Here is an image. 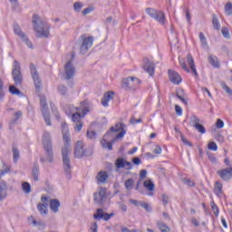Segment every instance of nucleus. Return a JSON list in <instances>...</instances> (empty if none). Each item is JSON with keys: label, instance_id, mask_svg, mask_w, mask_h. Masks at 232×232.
Masks as SVG:
<instances>
[{"label": "nucleus", "instance_id": "473e14b6", "mask_svg": "<svg viewBox=\"0 0 232 232\" xmlns=\"http://www.w3.org/2000/svg\"><path fill=\"white\" fill-rule=\"evenodd\" d=\"M144 188L148 189V191H154L155 190V184L151 180H146L143 183Z\"/></svg>", "mask_w": 232, "mask_h": 232}, {"label": "nucleus", "instance_id": "4be33fe9", "mask_svg": "<svg viewBox=\"0 0 232 232\" xmlns=\"http://www.w3.org/2000/svg\"><path fill=\"white\" fill-rule=\"evenodd\" d=\"M59 208H61V202L57 198H53L50 200V209L53 213H58Z\"/></svg>", "mask_w": 232, "mask_h": 232}, {"label": "nucleus", "instance_id": "f3484780", "mask_svg": "<svg viewBox=\"0 0 232 232\" xmlns=\"http://www.w3.org/2000/svg\"><path fill=\"white\" fill-rule=\"evenodd\" d=\"M144 65H143V70L149 73L150 77H153L155 75V63L150 62L148 58L144 59Z\"/></svg>", "mask_w": 232, "mask_h": 232}, {"label": "nucleus", "instance_id": "0e129e2a", "mask_svg": "<svg viewBox=\"0 0 232 232\" xmlns=\"http://www.w3.org/2000/svg\"><path fill=\"white\" fill-rule=\"evenodd\" d=\"M130 203L132 204L133 206L139 207L142 204V201H139L136 199H130Z\"/></svg>", "mask_w": 232, "mask_h": 232}, {"label": "nucleus", "instance_id": "aec40b11", "mask_svg": "<svg viewBox=\"0 0 232 232\" xmlns=\"http://www.w3.org/2000/svg\"><path fill=\"white\" fill-rule=\"evenodd\" d=\"M8 185H6V181L1 180L0 181V202H3L5 198H6L8 193Z\"/></svg>", "mask_w": 232, "mask_h": 232}, {"label": "nucleus", "instance_id": "de8ad7c7", "mask_svg": "<svg viewBox=\"0 0 232 232\" xmlns=\"http://www.w3.org/2000/svg\"><path fill=\"white\" fill-rule=\"evenodd\" d=\"M161 202H162L163 206H168V204H169V197H168V195H166V194H162L161 195Z\"/></svg>", "mask_w": 232, "mask_h": 232}, {"label": "nucleus", "instance_id": "7ed1b4c3", "mask_svg": "<svg viewBox=\"0 0 232 232\" xmlns=\"http://www.w3.org/2000/svg\"><path fill=\"white\" fill-rule=\"evenodd\" d=\"M124 128H126V124L122 122H119L115 127H111L101 140L102 147L104 150L111 151L113 150V144L126 135V130Z\"/></svg>", "mask_w": 232, "mask_h": 232}, {"label": "nucleus", "instance_id": "20e7f679", "mask_svg": "<svg viewBox=\"0 0 232 232\" xmlns=\"http://www.w3.org/2000/svg\"><path fill=\"white\" fill-rule=\"evenodd\" d=\"M42 144L46 157H41L40 162L44 164V162H53V144L52 143V136L50 132L44 131L42 138Z\"/></svg>", "mask_w": 232, "mask_h": 232}, {"label": "nucleus", "instance_id": "c756f323", "mask_svg": "<svg viewBox=\"0 0 232 232\" xmlns=\"http://www.w3.org/2000/svg\"><path fill=\"white\" fill-rule=\"evenodd\" d=\"M57 92L60 95H63V97H66V95H68V87L61 84L57 87Z\"/></svg>", "mask_w": 232, "mask_h": 232}, {"label": "nucleus", "instance_id": "338daca9", "mask_svg": "<svg viewBox=\"0 0 232 232\" xmlns=\"http://www.w3.org/2000/svg\"><path fill=\"white\" fill-rule=\"evenodd\" d=\"M175 111L178 115H182V108L179 105H175Z\"/></svg>", "mask_w": 232, "mask_h": 232}, {"label": "nucleus", "instance_id": "a211bd4d", "mask_svg": "<svg viewBox=\"0 0 232 232\" xmlns=\"http://www.w3.org/2000/svg\"><path fill=\"white\" fill-rule=\"evenodd\" d=\"M187 61H188V64L192 72V75H194V77H196V79H198V72H197V67L195 66V60L193 59V56L191 55V53H188L187 55Z\"/></svg>", "mask_w": 232, "mask_h": 232}, {"label": "nucleus", "instance_id": "603ef678", "mask_svg": "<svg viewBox=\"0 0 232 232\" xmlns=\"http://www.w3.org/2000/svg\"><path fill=\"white\" fill-rule=\"evenodd\" d=\"M93 10H95V8L93 6H89L87 8L83 9L82 14V15H88V14H91V12H93Z\"/></svg>", "mask_w": 232, "mask_h": 232}, {"label": "nucleus", "instance_id": "c9c22d12", "mask_svg": "<svg viewBox=\"0 0 232 232\" xmlns=\"http://www.w3.org/2000/svg\"><path fill=\"white\" fill-rule=\"evenodd\" d=\"M9 92L12 93V95H21V91L17 89L14 85L9 86Z\"/></svg>", "mask_w": 232, "mask_h": 232}, {"label": "nucleus", "instance_id": "cd10ccee", "mask_svg": "<svg viewBox=\"0 0 232 232\" xmlns=\"http://www.w3.org/2000/svg\"><path fill=\"white\" fill-rule=\"evenodd\" d=\"M37 209H38L40 215H48V205L39 203L37 205Z\"/></svg>", "mask_w": 232, "mask_h": 232}, {"label": "nucleus", "instance_id": "2f4dec72", "mask_svg": "<svg viewBox=\"0 0 232 232\" xmlns=\"http://www.w3.org/2000/svg\"><path fill=\"white\" fill-rule=\"evenodd\" d=\"M212 24L214 30H220V22H218V18L217 17V14L212 15Z\"/></svg>", "mask_w": 232, "mask_h": 232}, {"label": "nucleus", "instance_id": "a18cd8bd", "mask_svg": "<svg viewBox=\"0 0 232 232\" xmlns=\"http://www.w3.org/2000/svg\"><path fill=\"white\" fill-rule=\"evenodd\" d=\"M211 209L216 217H218V207L215 204V201L210 202Z\"/></svg>", "mask_w": 232, "mask_h": 232}, {"label": "nucleus", "instance_id": "4c0bfd02", "mask_svg": "<svg viewBox=\"0 0 232 232\" xmlns=\"http://www.w3.org/2000/svg\"><path fill=\"white\" fill-rule=\"evenodd\" d=\"M183 92H184L183 90L177 91L176 97H178V99H179V101H181V102H183V104H186V106H187L188 101H186L184 96H182Z\"/></svg>", "mask_w": 232, "mask_h": 232}, {"label": "nucleus", "instance_id": "ddd939ff", "mask_svg": "<svg viewBox=\"0 0 232 232\" xmlns=\"http://www.w3.org/2000/svg\"><path fill=\"white\" fill-rule=\"evenodd\" d=\"M217 174L225 182H229L232 179V167H227L223 169L218 170Z\"/></svg>", "mask_w": 232, "mask_h": 232}, {"label": "nucleus", "instance_id": "dca6fc26", "mask_svg": "<svg viewBox=\"0 0 232 232\" xmlns=\"http://www.w3.org/2000/svg\"><path fill=\"white\" fill-rule=\"evenodd\" d=\"M75 159H82L84 157V142L78 140L74 148Z\"/></svg>", "mask_w": 232, "mask_h": 232}, {"label": "nucleus", "instance_id": "49530a36", "mask_svg": "<svg viewBox=\"0 0 232 232\" xmlns=\"http://www.w3.org/2000/svg\"><path fill=\"white\" fill-rule=\"evenodd\" d=\"M221 87L227 93H228V95H232V90L227 86V84H226V82H221Z\"/></svg>", "mask_w": 232, "mask_h": 232}, {"label": "nucleus", "instance_id": "864d4df0", "mask_svg": "<svg viewBox=\"0 0 232 232\" xmlns=\"http://www.w3.org/2000/svg\"><path fill=\"white\" fill-rule=\"evenodd\" d=\"M140 207L141 208H144L145 210L150 213L151 211V206H150V204L146 203V202H143L141 201V204H140Z\"/></svg>", "mask_w": 232, "mask_h": 232}, {"label": "nucleus", "instance_id": "f704fd0d", "mask_svg": "<svg viewBox=\"0 0 232 232\" xmlns=\"http://www.w3.org/2000/svg\"><path fill=\"white\" fill-rule=\"evenodd\" d=\"M22 189L24 193H31L32 186L30 185V183L25 181L22 184Z\"/></svg>", "mask_w": 232, "mask_h": 232}, {"label": "nucleus", "instance_id": "393cba45", "mask_svg": "<svg viewBox=\"0 0 232 232\" xmlns=\"http://www.w3.org/2000/svg\"><path fill=\"white\" fill-rule=\"evenodd\" d=\"M23 117V111H18L14 112V119H13L9 123V130H12L13 126H15L17 124L18 119H21Z\"/></svg>", "mask_w": 232, "mask_h": 232}, {"label": "nucleus", "instance_id": "423d86ee", "mask_svg": "<svg viewBox=\"0 0 232 232\" xmlns=\"http://www.w3.org/2000/svg\"><path fill=\"white\" fill-rule=\"evenodd\" d=\"M145 12L148 15H150V17L155 19V21L160 23V24H162V26L166 24V14L164 12L151 7L146 8Z\"/></svg>", "mask_w": 232, "mask_h": 232}, {"label": "nucleus", "instance_id": "2eb2a0df", "mask_svg": "<svg viewBox=\"0 0 232 232\" xmlns=\"http://www.w3.org/2000/svg\"><path fill=\"white\" fill-rule=\"evenodd\" d=\"M190 122L192 124V126L198 130V131L199 133H206V128L204 127V125L200 124V119H198V117H197L196 115H192L190 117Z\"/></svg>", "mask_w": 232, "mask_h": 232}, {"label": "nucleus", "instance_id": "69168bd1", "mask_svg": "<svg viewBox=\"0 0 232 232\" xmlns=\"http://www.w3.org/2000/svg\"><path fill=\"white\" fill-rule=\"evenodd\" d=\"M28 222L30 224H33V226H34V227L37 226V220H35L33 216H30L28 218Z\"/></svg>", "mask_w": 232, "mask_h": 232}, {"label": "nucleus", "instance_id": "1a4fd4ad", "mask_svg": "<svg viewBox=\"0 0 232 232\" xmlns=\"http://www.w3.org/2000/svg\"><path fill=\"white\" fill-rule=\"evenodd\" d=\"M14 32L20 39L25 43L26 46L28 48H31V50H34V44H32V41L28 38V36L21 30V26H19L17 24H14Z\"/></svg>", "mask_w": 232, "mask_h": 232}, {"label": "nucleus", "instance_id": "3c124183", "mask_svg": "<svg viewBox=\"0 0 232 232\" xmlns=\"http://www.w3.org/2000/svg\"><path fill=\"white\" fill-rule=\"evenodd\" d=\"M179 64L182 68V70H184L185 72H187V73H189V72H191L189 70V68L188 67V65L186 64V62L182 61V60H179Z\"/></svg>", "mask_w": 232, "mask_h": 232}, {"label": "nucleus", "instance_id": "e2e57ef3", "mask_svg": "<svg viewBox=\"0 0 232 232\" xmlns=\"http://www.w3.org/2000/svg\"><path fill=\"white\" fill-rule=\"evenodd\" d=\"M90 229L92 232H97V229H99V225H97V222L92 223Z\"/></svg>", "mask_w": 232, "mask_h": 232}, {"label": "nucleus", "instance_id": "ea45409f", "mask_svg": "<svg viewBox=\"0 0 232 232\" xmlns=\"http://www.w3.org/2000/svg\"><path fill=\"white\" fill-rule=\"evenodd\" d=\"M221 34L225 39H231V34H229V29H227V27H223L221 29Z\"/></svg>", "mask_w": 232, "mask_h": 232}, {"label": "nucleus", "instance_id": "6e6552de", "mask_svg": "<svg viewBox=\"0 0 232 232\" xmlns=\"http://www.w3.org/2000/svg\"><path fill=\"white\" fill-rule=\"evenodd\" d=\"M140 80L137 77H127L125 79L122 80L121 82V88H123V90H135V88H137V86H139V84H140Z\"/></svg>", "mask_w": 232, "mask_h": 232}, {"label": "nucleus", "instance_id": "8fccbe9b", "mask_svg": "<svg viewBox=\"0 0 232 232\" xmlns=\"http://www.w3.org/2000/svg\"><path fill=\"white\" fill-rule=\"evenodd\" d=\"M183 182L189 188H194V186H195V183L193 182V180H191L190 179H188V178L183 179Z\"/></svg>", "mask_w": 232, "mask_h": 232}, {"label": "nucleus", "instance_id": "5fc2aeb1", "mask_svg": "<svg viewBox=\"0 0 232 232\" xmlns=\"http://www.w3.org/2000/svg\"><path fill=\"white\" fill-rule=\"evenodd\" d=\"M180 137H181V141L183 142V144H186L187 146L193 148V144L189 140H186V137H184V134H181Z\"/></svg>", "mask_w": 232, "mask_h": 232}, {"label": "nucleus", "instance_id": "4d7b16f0", "mask_svg": "<svg viewBox=\"0 0 232 232\" xmlns=\"http://www.w3.org/2000/svg\"><path fill=\"white\" fill-rule=\"evenodd\" d=\"M6 173H10V167H5V169H0V179L1 177H5Z\"/></svg>", "mask_w": 232, "mask_h": 232}, {"label": "nucleus", "instance_id": "e433bc0d", "mask_svg": "<svg viewBox=\"0 0 232 232\" xmlns=\"http://www.w3.org/2000/svg\"><path fill=\"white\" fill-rule=\"evenodd\" d=\"M93 155V147L83 149V157H92Z\"/></svg>", "mask_w": 232, "mask_h": 232}, {"label": "nucleus", "instance_id": "9b49d317", "mask_svg": "<svg viewBox=\"0 0 232 232\" xmlns=\"http://www.w3.org/2000/svg\"><path fill=\"white\" fill-rule=\"evenodd\" d=\"M93 197L94 202H96V204H99V206H102L106 198H108V196L106 195V188L101 187L99 188V191L93 194Z\"/></svg>", "mask_w": 232, "mask_h": 232}, {"label": "nucleus", "instance_id": "5701e85b", "mask_svg": "<svg viewBox=\"0 0 232 232\" xmlns=\"http://www.w3.org/2000/svg\"><path fill=\"white\" fill-rule=\"evenodd\" d=\"M97 184H104L108 180V172L100 171L96 176Z\"/></svg>", "mask_w": 232, "mask_h": 232}, {"label": "nucleus", "instance_id": "c03bdc74", "mask_svg": "<svg viewBox=\"0 0 232 232\" xmlns=\"http://www.w3.org/2000/svg\"><path fill=\"white\" fill-rule=\"evenodd\" d=\"M199 39L203 47L208 46V40L206 39L204 33H199Z\"/></svg>", "mask_w": 232, "mask_h": 232}, {"label": "nucleus", "instance_id": "6e6d98bb", "mask_svg": "<svg viewBox=\"0 0 232 232\" xmlns=\"http://www.w3.org/2000/svg\"><path fill=\"white\" fill-rule=\"evenodd\" d=\"M216 128H218V130H222V128H224V121L218 119L216 121Z\"/></svg>", "mask_w": 232, "mask_h": 232}, {"label": "nucleus", "instance_id": "f03ea898", "mask_svg": "<svg viewBox=\"0 0 232 232\" xmlns=\"http://www.w3.org/2000/svg\"><path fill=\"white\" fill-rule=\"evenodd\" d=\"M62 133L64 142L63 147L62 148L63 171L68 180H70V179H72V160H70V153H72L70 144L72 140L70 139V130L68 129V124H66L65 121L62 122Z\"/></svg>", "mask_w": 232, "mask_h": 232}, {"label": "nucleus", "instance_id": "bf43d9fd", "mask_svg": "<svg viewBox=\"0 0 232 232\" xmlns=\"http://www.w3.org/2000/svg\"><path fill=\"white\" fill-rule=\"evenodd\" d=\"M130 122V124H139V122H142V119H135V117H131Z\"/></svg>", "mask_w": 232, "mask_h": 232}, {"label": "nucleus", "instance_id": "09e8293b", "mask_svg": "<svg viewBox=\"0 0 232 232\" xmlns=\"http://www.w3.org/2000/svg\"><path fill=\"white\" fill-rule=\"evenodd\" d=\"M208 148L211 151H217V150H218V146H217V143H215V141L209 142Z\"/></svg>", "mask_w": 232, "mask_h": 232}, {"label": "nucleus", "instance_id": "412c9836", "mask_svg": "<svg viewBox=\"0 0 232 232\" xmlns=\"http://www.w3.org/2000/svg\"><path fill=\"white\" fill-rule=\"evenodd\" d=\"M113 95H115V92H107L104 93L103 98L102 100V104L104 106V108H107L108 102L113 99Z\"/></svg>", "mask_w": 232, "mask_h": 232}, {"label": "nucleus", "instance_id": "f8f14e48", "mask_svg": "<svg viewBox=\"0 0 232 232\" xmlns=\"http://www.w3.org/2000/svg\"><path fill=\"white\" fill-rule=\"evenodd\" d=\"M64 73L66 81H70V79H73V75H75V66L73 65V62L68 61L64 65Z\"/></svg>", "mask_w": 232, "mask_h": 232}, {"label": "nucleus", "instance_id": "0eeeda50", "mask_svg": "<svg viewBox=\"0 0 232 232\" xmlns=\"http://www.w3.org/2000/svg\"><path fill=\"white\" fill-rule=\"evenodd\" d=\"M12 78L15 86L23 85V72H21V63H19V61L17 60H14L13 63Z\"/></svg>", "mask_w": 232, "mask_h": 232}, {"label": "nucleus", "instance_id": "79ce46f5", "mask_svg": "<svg viewBox=\"0 0 232 232\" xmlns=\"http://www.w3.org/2000/svg\"><path fill=\"white\" fill-rule=\"evenodd\" d=\"M82 6L83 5H82V2H75L73 5L74 12L79 14V12H81V10H82Z\"/></svg>", "mask_w": 232, "mask_h": 232}, {"label": "nucleus", "instance_id": "052dcab7", "mask_svg": "<svg viewBox=\"0 0 232 232\" xmlns=\"http://www.w3.org/2000/svg\"><path fill=\"white\" fill-rule=\"evenodd\" d=\"M146 175H148V171L146 169H141L140 172V180L146 179Z\"/></svg>", "mask_w": 232, "mask_h": 232}, {"label": "nucleus", "instance_id": "b1692460", "mask_svg": "<svg viewBox=\"0 0 232 232\" xmlns=\"http://www.w3.org/2000/svg\"><path fill=\"white\" fill-rule=\"evenodd\" d=\"M93 218H95V220H106V213H104L102 208H98L93 215Z\"/></svg>", "mask_w": 232, "mask_h": 232}, {"label": "nucleus", "instance_id": "13d9d810", "mask_svg": "<svg viewBox=\"0 0 232 232\" xmlns=\"http://www.w3.org/2000/svg\"><path fill=\"white\" fill-rule=\"evenodd\" d=\"M87 137L88 139H95V137H97V132H95L94 130H88Z\"/></svg>", "mask_w": 232, "mask_h": 232}, {"label": "nucleus", "instance_id": "a19ab883", "mask_svg": "<svg viewBox=\"0 0 232 232\" xmlns=\"http://www.w3.org/2000/svg\"><path fill=\"white\" fill-rule=\"evenodd\" d=\"M225 13L227 14V15H232V4L230 2L226 4Z\"/></svg>", "mask_w": 232, "mask_h": 232}, {"label": "nucleus", "instance_id": "a878e982", "mask_svg": "<svg viewBox=\"0 0 232 232\" xmlns=\"http://www.w3.org/2000/svg\"><path fill=\"white\" fill-rule=\"evenodd\" d=\"M12 151H13V160L14 163H17V161L21 158V152L19 151V149L15 147V145H13Z\"/></svg>", "mask_w": 232, "mask_h": 232}, {"label": "nucleus", "instance_id": "72a5a7b5", "mask_svg": "<svg viewBox=\"0 0 232 232\" xmlns=\"http://www.w3.org/2000/svg\"><path fill=\"white\" fill-rule=\"evenodd\" d=\"M159 229L161 232H170L171 229L164 222H158Z\"/></svg>", "mask_w": 232, "mask_h": 232}, {"label": "nucleus", "instance_id": "58836bf2", "mask_svg": "<svg viewBox=\"0 0 232 232\" xmlns=\"http://www.w3.org/2000/svg\"><path fill=\"white\" fill-rule=\"evenodd\" d=\"M135 184V181L133 180V179H129L125 181V188L126 189H131L133 188V185Z\"/></svg>", "mask_w": 232, "mask_h": 232}, {"label": "nucleus", "instance_id": "774afa93", "mask_svg": "<svg viewBox=\"0 0 232 232\" xmlns=\"http://www.w3.org/2000/svg\"><path fill=\"white\" fill-rule=\"evenodd\" d=\"M216 140H218V142H224V136H222L221 134H218L215 137Z\"/></svg>", "mask_w": 232, "mask_h": 232}, {"label": "nucleus", "instance_id": "37998d69", "mask_svg": "<svg viewBox=\"0 0 232 232\" xmlns=\"http://www.w3.org/2000/svg\"><path fill=\"white\" fill-rule=\"evenodd\" d=\"M82 117V116H81V113L75 112L72 115V122H81Z\"/></svg>", "mask_w": 232, "mask_h": 232}, {"label": "nucleus", "instance_id": "bb28decb", "mask_svg": "<svg viewBox=\"0 0 232 232\" xmlns=\"http://www.w3.org/2000/svg\"><path fill=\"white\" fill-rule=\"evenodd\" d=\"M208 63L214 66V68H220V63H218V58L217 56L209 55Z\"/></svg>", "mask_w": 232, "mask_h": 232}, {"label": "nucleus", "instance_id": "9d476101", "mask_svg": "<svg viewBox=\"0 0 232 232\" xmlns=\"http://www.w3.org/2000/svg\"><path fill=\"white\" fill-rule=\"evenodd\" d=\"M81 39L82 43L80 46V53L84 55V53H87L88 50L93 45V36H81Z\"/></svg>", "mask_w": 232, "mask_h": 232}, {"label": "nucleus", "instance_id": "7c9ffc66", "mask_svg": "<svg viewBox=\"0 0 232 232\" xmlns=\"http://www.w3.org/2000/svg\"><path fill=\"white\" fill-rule=\"evenodd\" d=\"M32 176L34 180V182H37L39 180V166L34 165L32 170Z\"/></svg>", "mask_w": 232, "mask_h": 232}, {"label": "nucleus", "instance_id": "f257e3e1", "mask_svg": "<svg viewBox=\"0 0 232 232\" xmlns=\"http://www.w3.org/2000/svg\"><path fill=\"white\" fill-rule=\"evenodd\" d=\"M29 70L31 77L34 81L36 94L40 95V108L42 115L47 126H52V120L50 119V111H48L46 96L41 95V90H43V81L41 80V75H39V71H37L35 64L32 63L29 64Z\"/></svg>", "mask_w": 232, "mask_h": 232}, {"label": "nucleus", "instance_id": "6ab92c4d", "mask_svg": "<svg viewBox=\"0 0 232 232\" xmlns=\"http://www.w3.org/2000/svg\"><path fill=\"white\" fill-rule=\"evenodd\" d=\"M169 78L173 84H180L182 82V77L179 75V72L173 70H169Z\"/></svg>", "mask_w": 232, "mask_h": 232}, {"label": "nucleus", "instance_id": "4468645a", "mask_svg": "<svg viewBox=\"0 0 232 232\" xmlns=\"http://www.w3.org/2000/svg\"><path fill=\"white\" fill-rule=\"evenodd\" d=\"M115 168L116 170H119L122 168H125V169H132L133 165H131V162L126 161L124 158H118L115 160Z\"/></svg>", "mask_w": 232, "mask_h": 232}, {"label": "nucleus", "instance_id": "c85d7f7f", "mask_svg": "<svg viewBox=\"0 0 232 232\" xmlns=\"http://www.w3.org/2000/svg\"><path fill=\"white\" fill-rule=\"evenodd\" d=\"M222 183L216 181L215 186H214V193L215 195H217L218 197H220V195H222Z\"/></svg>", "mask_w": 232, "mask_h": 232}, {"label": "nucleus", "instance_id": "680f3d73", "mask_svg": "<svg viewBox=\"0 0 232 232\" xmlns=\"http://www.w3.org/2000/svg\"><path fill=\"white\" fill-rule=\"evenodd\" d=\"M153 153H155L156 155H160V153H162V149L160 148V146L156 145Z\"/></svg>", "mask_w": 232, "mask_h": 232}, {"label": "nucleus", "instance_id": "39448f33", "mask_svg": "<svg viewBox=\"0 0 232 232\" xmlns=\"http://www.w3.org/2000/svg\"><path fill=\"white\" fill-rule=\"evenodd\" d=\"M37 21H39V16L37 14H34L33 16V23L34 24V32H36L37 37H48V35H50V33L46 29L48 28V25L46 24V23L43 21H40L39 23H37Z\"/></svg>", "mask_w": 232, "mask_h": 232}]
</instances>
